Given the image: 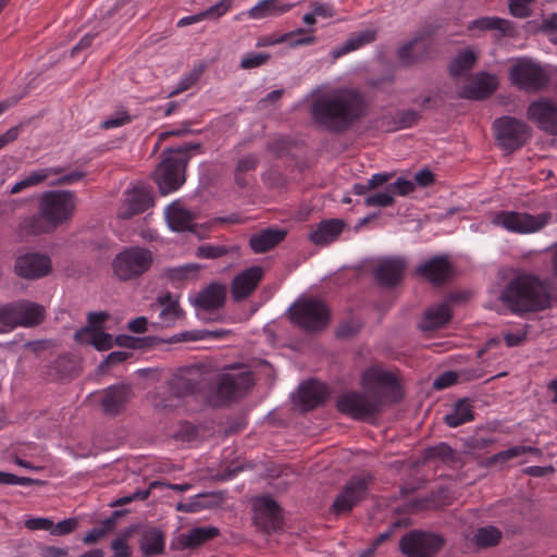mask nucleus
Masks as SVG:
<instances>
[{
  "mask_svg": "<svg viewBox=\"0 0 557 557\" xmlns=\"http://www.w3.org/2000/svg\"><path fill=\"white\" fill-rule=\"evenodd\" d=\"M363 392L342 394L336 401L339 412L356 420L367 421L381 413L384 406L403 398L397 377L388 371L369 368L362 373Z\"/></svg>",
  "mask_w": 557,
  "mask_h": 557,
  "instance_id": "obj_1",
  "label": "nucleus"
},
{
  "mask_svg": "<svg viewBox=\"0 0 557 557\" xmlns=\"http://www.w3.org/2000/svg\"><path fill=\"white\" fill-rule=\"evenodd\" d=\"M310 112L320 126L333 133H343L366 115L367 101L359 90L341 88L318 97Z\"/></svg>",
  "mask_w": 557,
  "mask_h": 557,
  "instance_id": "obj_2",
  "label": "nucleus"
},
{
  "mask_svg": "<svg viewBox=\"0 0 557 557\" xmlns=\"http://www.w3.org/2000/svg\"><path fill=\"white\" fill-rule=\"evenodd\" d=\"M76 208V196L71 190H50L39 199L38 214L24 219L20 223L22 236L51 233L70 221Z\"/></svg>",
  "mask_w": 557,
  "mask_h": 557,
  "instance_id": "obj_3",
  "label": "nucleus"
},
{
  "mask_svg": "<svg viewBox=\"0 0 557 557\" xmlns=\"http://www.w3.org/2000/svg\"><path fill=\"white\" fill-rule=\"evenodd\" d=\"M500 300L513 312H536L550 306L546 285L533 274H519L510 280L500 294Z\"/></svg>",
  "mask_w": 557,
  "mask_h": 557,
  "instance_id": "obj_4",
  "label": "nucleus"
},
{
  "mask_svg": "<svg viewBox=\"0 0 557 557\" xmlns=\"http://www.w3.org/2000/svg\"><path fill=\"white\" fill-rule=\"evenodd\" d=\"M253 384V373L246 364H230L214 376L207 392V400L212 407L226 406L243 398Z\"/></svg>",
  "mask_w": 557,
  "mask_h": 557,
  "instance_id": "obj_5",
  "label": "nucleus"
},
{
  "mask_svg": "<svg viewBox=\"0 0 557 557\" xmlns=\"http://www.w3.org/2000/svg\"><path fill=\"white\" fill-rule=\"evenodd\" d=\"M200 144H189L165 152L164 159L153 172V180L162 195L178 189L185 182V169L190 150H200Z\"/></svg>",
  "mask_w": 557,
  "mask_h": 557,
  "instance_id": "obj_6",
  "label": "nucleus"
},
{
  "mask_svg": "<svg viewBox=\"0 0 557 557\" xmlns=\"http://www.w3.org/2000/svg\"><path fill=\"white\" fill-rule=\"evenodd\" d=\"M508 79L511 86L528 94L540 92L549 84L546 70L540 62L528 57L513 60L508 70Z\"/></svg>",
  "mask_w": 557,
  "mask_h": 557,
  "instance_id": "obj_7",
  "label": "nucleus"
},
{
  "mask_svg": "<svg viewBox=\"0 0 557 557\" xmlns=\"http://www.w3.org/2000/svg\"><path fill=\"white\" fill-rule=\"evenodd\" d=\"M152 263L153 253L150 249L131 246L124 248L113 258L112 271L117 280L127 282L148 272Z\"/></svg>",
  "mask_w": 557,
  "mask_h": 557,
  "instance_id": "obj_8",
  "label": "nucleus"
},
{
  "mask_svg": "<svg viewBox=\"0 0 557 557\" xmlns=\"http://www.w3.org/2000/svg\"><path fill=\"white\" fill-rule=\"evenodd\" d=\"M292 322L307 332L324 329L330 320L326 305L317 298H300L288 309Z\"/></svg>",
  "mask_w": 557,
  "mask_h": 557,
  "instance_id": "obj_9",
  "label": "nucleus"
},
{
  "mask_svg": "<svg viewBox=\"0 0 557 557\" xmlns=\"http://www.w3.org/2000/svg\"><path fill=\"white\" fill-rule=\"evenodd\" d=\"M552 218L548 211L535 215L518 211H499L492 219V224L511 233L531 234L544 228Z\"/></svg>",
  "mask_w": 557,
  "mask_h": 557,
  "instance_id": "obj_10",
  "label": "nucleus"
},
{
  "mask_svg": "<svg viewBox=\"0 0 557 557\" xmlns=\"http://www.w3.org/2000/svg\"><path fill=\"white\" fill-rule=\"evenodd\" d=\"M497 145L506 152L520 149L531 137V127L513 116H500L493 122Z\"/></svg>",
  "mask_w": 557,
  "mask_h": 557,
  "instance_id": "obj_11",
  "label": "nucleus"
},
{
  "mask_svg": "<svg viewBox=\"0 0 557 557\" xmlns=\"http://www.w3.org/2000/svg\"><path fill=\"white\" fill-rule=\"evenodd\" d=\"M373 478L371 474L351 476L335 497L331 511L336 515H347L368 495Z\"/></svg>",
  "mask_w": 557,
  "mask_h": 557,
  "instance_id": "obj_12",
  "label": "nucleus"
},
{
  "mask_svg": "<svg viewBox=\"0 0 557 557\" xmlns=\"http://www.w3.org/2000/svg\"><path fill=\"white\" fill-rule=\"evenodd\" d=\"M444 540L433 533L411 531L400 540V549L408 557H431L443 546Z\"/></svg>",
  "mask_w": 557,
  "mask_h": 557,
  "instance_id": "obj_13",
  "label": "nucleus"
},
{
  "mask_svg": "<svg viewBox=\"0 0 557 557\" xmlns=\"http://www.w3.org/2000/svg\"><path fill=\"white\" fill-rule=\"evenodd\" d=\"M527 119L542 132L557 136V103L546 97H541L529 103Z\"/></svg>",
  "mask_w": 557,
  "mask_h": 557,
  "instance_id": "obj_14",
  "label": "nucleus"
},
{
  "mask_svg": "<svg viewBox=\"0 0 557 557\" xmlns=\"http://www.w3.org/2000/svg\"><path fill=\"white\" fill-rule=\"evenodd\" d=\"M414 274L434 286H441L453 277L454 265L447 255H438L417 265Z\"/></svg>",
  "mask_w": 557,
  "mask_h": 557,
  "instance_id": "obj_15",
  "label": "nucleus"
},
{
  "mask_svg": "<svg viewBox=\"0 0 557 557\" xmlns=\"http://www.w3.org/2000/svg\"><path fill=\"white\" fill-rule=\"evenodd\" d=\"M255 523L265 533L280 530L283 525V516L277 503L270 496H262L253 504Z\"/></svg>",
  "mask_w": 557,
  "mask_h": 557,
  "instance_id": "obj_16",
  "label": "nucleus"
},
{
  "mask_svg": "<svg viewBox=\"0 0 557 557\" xmlns=\"http://www.w3.org/2000/svg\"><path fill=\"white\" fill-rule=\"evenodd\" d=\"M153 206V198L149 187L145 185L134 186L125 193V198L119 208L120 219L128 220L134 215L145 212Z\"/></svg>",
  "mask_w": 557,
  "mask_h": 557,
  "instance_id": "obj_17",
  "label": "nucleus"
},
{
  "mask_svg": "<svg viewBox=\"0 0 557 557\" xmlns=\"http://www.w3.org/2000/svg\"><path fill=\"white\" fill-rule=\"evenodd\" d=\"M15 273L27 280H36L51 271V260L48 256L30 252L20 256L15 261Z\"/></svg>",
  "mask_w": 557,
  "mask_h": 557,
  "instance_id": "obj_18",
  "label": "nucleus"
},
{
  "mask_svg": "<svg viewBox=\"0 0 557 557\" xmlns=\"http://www.w3.org/2000/svg\"><path fill=\"white\" fill-rule=\"evenodd\" d=\"M264 276L261 265L249 267L237 273L231 284V293L234 300H243L249 297L258 287Z\"/></svg>",
  "mask_w": 557,
  "mask_h": 557,
  "instance_id": "obj_19",
  "label": "nucleus"
},
{
  "mask_svg": "<svg viewBox=\"0 0 557 557\" xmlns=\"http://www.w3.org/2000/svg\"><path fill=\"white\" fill-rule=\"evenodd\" d=\"M497 87L498 81L495 75L480 72L460 88L458 96L469 100H483L490 97Z\"/></svg>",
  "mask_w": 557,
  "mask_h": 557,
  "instance_id": "obj_20",
  "label": "nucleus"
},
{
  "mask_svg": "<svg viewBox=\"0 0 557 557\" xmlns=\"http://www.w3.org/2000/svg\"><path fill=\"white\" fill-rule=\"evenodd\" d=\"M151 308L160 309L157 324L163 327H172L178 320L185 317V312L180 306L178 298L170 292L158 295L156 302L151 304Z\"/></svg>",
  "mask_w": 557,
  "mask_h": 557,
  "instance_id": "obj_21",
  "label": "nucleus"
},
{
  "mask_svg": "<svg viewBox=\"0 0 557 557\" xmlns=\"http://www.w3.org/2000/svg\"><path fill=\"white\" fill-rule=\"evenodd\" d=\"M132 397L133 393L128 384L111 385L103 391L101 398L102 410L108 416H117L125 410Z\"/></svg>",
  "mask_w": 557,
  "mask_h": 557,
  "instance_id": "obj_22",
  "label": "nucleus"
},
{
  "mask_svg": "<svg viewBox=\"0 0 557 557\" xmlns=\"http://www.w3.org/2000/svg\"><path fill=\"white\" fill-rule=\"evenodd\" d=\"M407 263L404 258L389 257L382 259L374 269V276L380 285L394 287L401 282Z\"/></svg>",
  "mask_w": 557,
  "mask_h": 557,
  "instance_id": "obj_23",
  "label": "nucleus"
},
{
  "mask_svg": "<svg viewBox=\"0 0 557 557\" xmlns=\"http://www.w3.org/2000/svg\"><path fill=\"white\" fill-rule=\"evenodd\" d=\"M208 380L203 373L198 370H188L175 376L170 383V391L177 397L203 392Z\"/></svg>",
  "mask_w": 557,
  "mask_h": 557,
  "instance_id": "obj_24",
  "label": "nucleus"
},
{
  "mask_svg": "<svg viewBox=\"0 0 557 557\" xmlns=\"http://www.w3.org/2000/svg\"><path fill=\"white\" fill-rule=\"evenodd\" d=\"M197 214L186 209L180 201H174L165 209L169 227L175 232H193Z\"/></svg>",
  "mask_w": 557,
  "mask_h": 557,
  "instance_id": "obj_25",
  "label": "nucleus"
},
{
  "mask_svg": "<svg viewBox=\"0 0 557 557\" xmlns=\"http://www.w3.org/2000/svg\"><path fill=\"white\" fill-rule=\"evenodd\" d=\"M327 394L326 386L315 380L302 383L298 389L300 404L305 410H311L321 405Z\"/></svg>",
  "mask_w": 557,
  "mask_h": 557,
  "instance_id": "obj_26",
  "label": "nucleus"
},
{
  "mask_svg": "<svg viewBox=\"0 0 557 557\" xmlns=\"http://www.w3.org/2000/svg\"><path fill=\"white\" fill-rule=\"evenodd\" d=\"M225 298L226 287L219 283H211L198 294L195 305L203 310H215L223 307Z\"/></svg>",
  "mask_w": 557,
  "mask_h": 557,
  "instance_id": "obj_27",
  "label": "nucleus"
},
{
  "mask_svg": "<svg viewBox=\"0 0 557 557\" xmlns=\"http://www.w3.org/2000/svg\"><path fill=\"white\" fill-rule=\"evenodd\" d=\"M343 230L344 222L342 220H324L309 234V239L314 245H326L334 242L342 234Z\"/></svg>",
  "mask_w": 557,
  "mask_h": 557,
  "instance_id": "obj_28",
  "label": "nucleus"
},
{
  "mask_svg": "<svg viewBox=\"0 0 557 557\" xmlns=\"http://www.w3.org/2000/svg\"><path fill=\"white\" fill-rule=\"evenodd\" d=\"M451 318V309L447 301L425 310L419 327L423 331H433L444 326Z\"/></svg>",
  "mask_w": 557,
  "mask_h": 557,
  "instance_id": "obj_29",
  "label": "nucleus"
},
{
  "mask_svg": "<svg viewBox=\"0 0 557 557\" xmlns=\"http://www.w3.org/2000/svg\"><path fill=\"white\" fill-rule=\"evenodd\" d=\"M292 8L293 4L281 0H260L255 7L247 11V15L252 20H263L280 16L288 12Z\"/></svg>",
  "mask_w": 557,
  "mask_h": 557,
  "instance_id": "obj_30",
  "label": "nucleus"
},
{
  "mask_svg": "<svg viewBox=\"0 0 557 557\" xmlns=\"http://www.w3.org/2000/svg\"><path fill=\"white\" fill-rule=\"evenodd\" d=\"M76 342L92 345L97 350H108L113 346L112 336L97 327L84 326L74 335Z\"/></svg>",
  "mask_w": 557,
  "mask_h": 557,
  "instance_id": "obj_31",
  "label": "nucleus"
},
{
  "mask_svg": "<svg viewBox=\"0 0 557 557\" xmlns=\"http://www.w3.org/2000/svg\"><path fill=\"white\" fill-rule=\"evenodd\" d=\"M285 235L284 231L267 228L253 234L249 239V246L253 252L262 253L278 245Z\"/></svg>",
  "mask_w": 557,
  "mask_h": 557,
  "instance_id": "obj_32",
  "label": "nucleus"
},
{
  "mask_svg": "<svg viewBox=\"0 0 557 557\" xmlns=\"http://www.w3.org/2000/svg\"><path fill=\"white\" fill-rule=\"evenodd\" d=\"M64 172L62 166H49L30 172L25 178L16 182L10 189V194H18L24 189L37 186L52 175H60Z\"/></svg>",
  "mask_w": 557,
  "mask_h": 557,
  "instance_id": "obj_33",
  "label": "nucleus"
},
{
  "mask_svg": "<svg viewBox=\"0 0 557 557\" xmlns=\"http://www.w3.org/2000/svg\"><path fill=\"white\" fill-rule=\"evenodd\" d=\"M20 326L32 327L45 320L46 312L41 305L28 300L17 301Z\"/></svg>",
  "mask_w": 557,
  "mask_h": 557,
  "instance_id": "obj_34",
  "label": "nucleus"
},
{
  "mask_svg": "<svg viewBox=\"0 0 557 557\" xmlns=\"http://www.w3.org/2000/svg\"><path fill=\"white\" fill-rule=\"evenodd\" d=\"M164 546L165 535L161 530L151 528L143 533L139 547L145 557H152L163 554Z\"/></svg>",
  "mask_w": 557,
  "mask_h": 557,
  "instance_id": "obj_35",
  "label": "nucleus"
},
{
  "mask_svg": "<svg viewBox=\"0 0 557 557\" xmlns=\"http://www.w3.org/2000/svg\"><path fill=\"white\" fill-rule=\"evenodd\" d=\"M468 29H479L481 32L498 30L503 36H512L515 33V27L510 21L496 16L476 18L469 24Z\"/></svg>",
  "mask_w": 557,
  "mask_h": 557,
  "instance_id": "obj_36",
  "label": "nucleus"
},
{
  "mask_svg": "<svg viewBox=\"0 0 557 557\" xmlns=\"http://www.w3.org/2000/svg\"><path fill=\"white\" fill-rule=\"evenodd\" d=\"M305 33L306 30L304 28H298L297 30L283 34L278 37L271 36L268 38H262L258 41L257 46L264 47L287 41L293 47L313 44L315 38L313 36H306Z\"/></svg>",
  "mask_w": 557,
  "mask_h": 557,
  "instance_id": "obj_37",
  "label": "nucleus"
},
{
  "mask_svg": "<svg viewBox=\"0 0 557 557\" xmlns=\"http://www.w3.org/2000/svg\"><path fill=\"white\" fill-rule=\"evenodd\" d=\"M260 157L257 153H247L238 158L234 169V180L237 186L244 188L248 185L247 174L257 170Z\"/></svg>",
  "mask_w": 557,
  "mask_h": 557,
  "instance_id": "obj_38",
  "label": "nucleus"
},
{
  "mask_svg": "<svg viewBox=\"0 0 557 557\" xmlns=\"http://www.w3.org/2000/svg\"><path fill=\"white\" fill-rule=\"evenodd\" d=\"M540 450L535 447L518 445L510 447L506 450L499 451L486 459H484L481 465L485 468L499 466L503 467L507 461L520 457L527 453L537 454Z\"/></svg>",
  "mask_w": 557,
  "mask_h": 557,
  "instance_id": "obj_39",
  "label": "nucleus"
},
{
  "mask_svg": "<svg viewBox=\"0 0 557 557\" xmlns=\"http://www.w3.org/2000/svg\"><path fill=\"white\" fill-rule=\"evenodd\" d=\"M473 419L472 405L468 399H460L454 405L451 412L444 417V422L450 428H457Z\"/></svg>",
  "mask_w": 557,
  "mask_h": 557,
  "instance_id": "obj_40",
  "label": "nucleus"
},
{
  "mask_svg": "<svg viewBox=\"0 0 557 557\" xmlns=\"http://www.w3.org/2000/svg\"><path fill=\"white\" fill-rule=\"evenodd\" d=\"M219 535V529L215 527H198L191 529L187 534H182L181 543L185 547H197Z\"/></svg>",
  "mask_w": 557,
  "mask_h": 557,
  "instance_id": "obj_41",
  "label": "nucleus"
},
{
  "mask_svg": "<svg viewBox=\"0 0 557 557\" xmlns=\"http://www.w3.org/2000/svg\"><path fill=\"white\" fill-rule=\"evenodd\" d=\"M476 62V55L471 49L460 51L449 64V74L453 77L467 75Z\"/></svg>",
  "mask_w": 557,
  "mask_h": 557,
  "instance_id": "obj_42",
  "label": "nucleus"
},
{
  "mask_svg": "<svg viewBox=\"0 0 557 557\" xmlns=\"http://www.w3.org/2000/svg\"><path fill=\"white\" fill-rule=\"evenodd\" d=\"M435 33V27L432 25L425 26L421 29L410 41L399 47L397 51L398 59L405 63H411L416 60L412 50L426 38Z\"/></svg>",
  "mask_w": 557,
  "mask_h": 557,
  "instance_id": "obj_43",
  "label": "nucleus"
},
{
  "mask_svg": "<svg viewBox=\"0 0 557 557\" xmlns=\"http://www.w3.org/2000/svg\"><path fill=\"white\" fill-rule=\"evenodd\" d=\"M503 533L497 527L487 525L475 531L472 542L480 548H487L496 546L500 542Z\"/></svg>",
  "mask_w": 557,
  "mask_h": 557,
  "instance_id": "obj_44",
  "label": "nucleus"
},
{
  "mask_svg": "<svg viewBox=\"0 0 557 557\" xmlns=\"http://www.w3.org/2000/svg\"><path fill=\"white\" fill-rule=\"evenodd\" d=\"M375 39L374 30H364L350 37L341 48L333 50L332 54L335 59L354 51L364 44H369Z\"/></svg>",
  "mask_w": 557,
  "mask_h": 557,
  "instance_id": "obj_45",
  "label": "nucleus"
},
{
  "mask_svg": "<svg viewBox=\"0 0 557 557\" xmlns=\"http://www.w3.org/2000/svg\"><path fill=\"white\" fill-rule=\"evenodd\" d=\"M17 301L0 306V333H7L20 326Z\"/></svg>",
  "mask_w": 557,
  "mask_h": 557,
  "instance_id": "obj_46",
  "label": "nucleus"
},
{
  "mask_svg": "<svg viewBox=\"0 0 557 557\" xmlns=\"http://www.w3.org/2000/svg\"><path fill=\"white\" fill-rule=\"evenodd\" d=\"M205 72V65L199 64L195 67H193L186 75L182 77V79L178 82L175 89H173L170 92V97H174L178 95L180 92H183L190 87H193L201 77L202 73Z\"/></svg>",
  "mask_w": 557,
  "mask_h": 557,
  "instance_id": "obj_47",
  "label": "nucleus"
},
{
  "mask_svg": "<svg viewBox=\"0 0 557 557\" xmlns=\"http://www.w3.org/2000/svg\"><path fill=\"white\" fill-rule=\"evenodd\" d=\"M114 525V518H107L104 521H102L100 527L92 528L91 530H89L85 537L83 539V542L87 545L98 542L100 539L104 537L110 531H112Z\"/></svg>",
  "mask_w": 557,
  "mask_h": 557,
  "instance_id": "obj_48",
  "label": "nucleus"
},
{
  "mask_svg": "<svg viewBox=\"0 0 557 557\" xmlns=\"http://www.w3.org/2000/svg\"><path fill=\"white\" fill-rule=\"evenodd\" d=\"M132 122V116L126 109H119L111 115H109L102 123V129H111L124 126Z\"/></svg>",
  "mask_w": 557,
  "mask_h": 557,
  "instance_id": "obj_49",
  "label": "nucleus"
},
{
  "mask_svg": "<svg viewBox=\"0 0 557 557\" xmlns=\"http://www.w3.org/2000/svg\"><path fill=\"white\" fill-rule=\"evenodd\" d=\"M394 203V197L386 186L383 191H377L366 197L364 205L367 207L385 208Z\"/></svg>",
  "mask_w": 557,
  "mask_h": 557,
  "instance_id": "obj_50",
  "label": "nucleus"
},
{
  "mask_svg": "<svg viewBox=\"0 0 557 557\" xmlns=\"http://www.w3.org/2000/svg\"><path fill=\"white\" fill-rule=\"evenodd\" d=\"M159 484H161L159 481H153L150 483V486L149 488L147 490H136L134 493H132L131 495H127V496H123V497H120L115 500H113L110 506L111 507H119V506H124L126 504H129L133 500H137V499H140V500H145L149 497L150 495V490L158 486Z\"/></svg>",
  "mask_w": 557,
  "mask_h": 557,
  "instance_id": "obj_51",
  "label": "nucleus"
},
{
  "mask_svg": "<svg viewBox=\"0 0 557 557\" xmlns=\"http://www.w3.org/2000/svg\"><path fill=\"white\" fill-rule=\"evenodd\" d=\"M271 55L267 52L248 53L242 58L239 66L243 70L256 69L267 63Z\"/></svg>",
  "mask_w": 557,
  "mask_h": 557,
  "instance_id": "obj_52",
  "label": "nucleus"
},
{
  "mask_svg": "<svg viewBox=\"0 0 557 557\" xmlns=\"http://www.w3.org/2000/svg\"><path fill=\"white\" fill-rule=\"evenodd\" d=\"M227 248L220 245L205 244L197 248V257L202 259H216L227 253Z\"/></svg>",
  "mask_w": 557,
  "mask_h": 557,
  "instance_id": "obj_53",
  "label": "nucleus"
},
{
  "mask_svg": "<svg viewBox=\"0 0 557 557\" xmlns=\"http://www.w3.org/2000/svg\"><path fill=\"white\" fill-rule=\"evenodd\" d=\"M233 5V0H221L214 5L202 11L205 20H218L223 16Z\"/></svg>",
  "mask_w": 557,
  "mask_h": 557,
  "instance_id": "obj_54",
  "label": "nucleus"
},
{
  "mask_svg": "<svg viewBox=\"0 0 557 557\" xmlns=\"http://www.w3.org/2000/svg\"><path fill=\"white\" fill-rule=\"evenodd\" d=\"M396 122L401 128H409L416 125L420 120V114L412 110H401L396 113Z\"/></svg>",
  "mask_w": 557,
  "mask_h": 557,
  "instance_id": "obj_55",
  "label": "nucleus"
},
{
  "mask_svg": "<svg viewBox=\"0 0 557 557\" xmlns=\"http://www.w3.org/2000/svg\"><path fill=\"white\" fill-rule=\"evenodd\" d=\"M387 187L393 196L395 194L399 196H407L416 189L414 182L404 177H398L393 184L387 185Z\"/></svg>",
  "mask_w": 557,
  "mask_h": 557,
  "instance_id": "obj_56",
  "label": "nucleus"
},
{
  "mask_svg": "<svg viewBox=\"0 0 557 557\" xmlns=\"http://www.w3.org/2000/svg\"><path fill=\"white\" fill-rule=\"evenodd\" d=\"M127 534H121L111 542L114 557H132V549L127 544Z\"/></svg>",
  "mask_w": 557,
  "mask_h": 557,
  "instance_id": "obj_57",
  "label": "nucleus"
},
{
  "mask_svg": "<svg viewBox=\"0 0 557 557\" xmlns=\"http://www.w3.org/2000/svg\"><path fill=\"white\" fill-rule=\"evenodd\" d=\"M78 527V521L76 518H69L53 523L52 529H50V533L55 536H63L74 532Z\"/></svg>",
  "mask_w": 557,
  "mask_h": 557,
  "instance_id": "obj_58",
  "label": "nucleus"
},
{
  "mask_svg": "<svg viewBox=\"0 0 557 557\" xmlns=\"http://www.w3.org/2000/svg\"><path fill=\"white\" fill-rule=\"evenodd\" d=\"M132 354L127 351H112L107 358L100 363L99 369L101 371H107L110 367L116 366L125 361Z\"/></svg>",
  "mask_w": 557,
  "mask_h": 557,
  "instance_id": "obj_59",
  "label": "nucleus"
},
{
  "mask_svg": "<svg viewBox=\"0 0 557 557\" xmlns=\"http://www.w3.org/2000/svg\"><path fill=\"white\" fill-rule=\"evenodd\" d=\"M429 457L438 458L443 461H449L454 458V449L445 443L429 448Z\"/></svg>",
  "mask_w": 557,
  "mask_h": 557,
  "instance_id": "obj_60",
  "label": "nucleus"
},
{
  "mask_svg": "<svg viewBox=\"0 0 557 557\" xmlns=\"http://www.w3.org/2000/svg\"><path fill=\"white\" fill-rule=\"evenodd\" d=\"M531 2H524L520 0H510L509 2V11L511 15L519 17V18H525L529 17L532 13L530 9Z\"/></svg>",
  "mask_w": 557,
  "mask_h": 557,
  "instance_id": "obj_61",
  "label": "nucleus"
},
{
  "mask_svg": "<svg viewBox=\"0 0 557 557\" xmlns=\"http://www.w3.org/2000/svg\"><path fill=\"white\" fill-rule=\"evenodd\" d=\"M496 441L494 438H486L482 436H472L466 441V448L468 451L484 449L490 445L494 444Z\"/></svg>",
  "mask_w": 557,
  "mask_h": 557,
  "instance_id": "obj_62",
  "label": "nucleus"
},
{
  "mask_svg": "<svg viewBox=\"0 0 557 557\" xmlns=\"http://www.w3.org/2000/svg\"><path fill=\"white\" fill-rule=\"evenodd\" d=\"M25 527L28 530L36 531V530H45L50 531L53 527V521L49 518H29L25 521Z\"/></svg>",
  "mask_w": 557,
  "mask_h": 557,
  "instance_id": "obj_63",
  "label": "nucleus"
},
{
  "mask_svg": "<svg viewBox=\"0 0 557 557\" xmlns=\"http://www.w3.org/2000/svg\"><path fill=\"white\" fill-rule=\"evenodd\" d=\"M458 380V376L453 371H447L437 376L433 383L435 389H444L454 385Z\"/></svg>",
  "mask_w": 557,
  "mask_h": 557,
  "instance_id": "obj_64",
  "label": "nucleus"
}]
</instances>
